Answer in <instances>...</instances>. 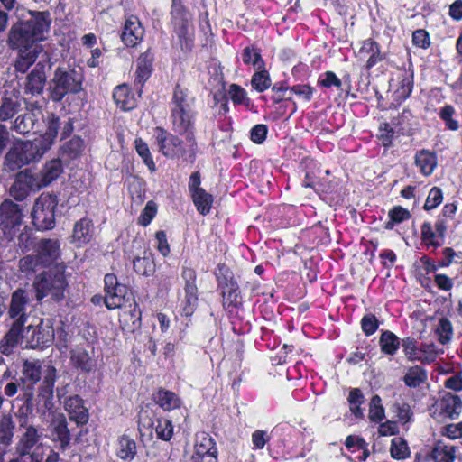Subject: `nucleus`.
I'll use <instances>...</instances> for the list:
<instances>
[{"label":"nucleus","instance_id":"1","mask_svg":"<svg viewBox=\"0 0 462 462\" xmlns=\"http://www.w3.org/2000/svg\"><path fill=\"white\" fill-rule=\"evenodd\" d=\"M50 14L47 12H31L30 18L14 24L8 35V45L18 51L14 67L24 73L35 62L42 51L38 42L45 39L51 26Z\"/></svg>","mask_w":462,"mask_h":462},{"label":"nucleus","instance_id":"2","mask_svg":"<svg viewBox=\"0 0 462 462\" xmlns=\"http://www.w3.org/2000/svg\"><path fill=\"white\" fill-rule=\"evenodd\" d=\"M171 119L175 133L183 136L187 145V156L195 159L198 145L195 138L196 112L194 97L188 89L177 86L171 103Z\"/></svg>","mask_w":462,"mask_h":462},{"label":"nucleus","instance_id":"3","mask_svg":"<svg viewBox=\"0 0 462 462\" xmlns=\"http://www.w3.org/2000/svg\"><path fill=\"white\" fill-rule=\"evenodd\" d=\"M65 269L66 266L60 263L54 269L44 271L34 278L32 289L34 298L38 302H42L43 299L48 297L56 302L64 298V292L68 286Z\"/></svg>","mask_w":462,"mask_h":462},{"label":"nucleus","instance_id":"4","mask_svg":"<svg viewBox=\"0 0 462 462\" xmlns=\"http://www.w3.org/2000/svg\"><path fill=\"white\" fill-rule=\"evenodd\" d=\"M84 76L80 69L58 67L49 82L51 98L54 102H60L68 94L80 92Z\"/></svg>","mask_w":462,"mask_h":462},{"label":"nucleus","instance_id":"5","mask_svg":"<svg viewBox=\"0 0 462 462\" xmlns=\"http://www.w3.org/2000/svg\"><path fill=\"white\" fill-rule=\"evenodd\" d=\"M39 145L34 140H18L14 143L5 156L4 170L7 172L15 171L25 165L40 161L44 152Z\"/></svg>","mask_w":462,"mask_h":462},{"label":"nucleus","instance_id":"6","mask_svg":"<svg viewBox=\"0 0 462 462\" xmlns=\"http://www.w3.org/2000/svg\"><path fill=\"white\" fill-rule=\"evenodd\" d=\"M171 15L175 32L182 49L190 50L193 42V25L190 14L184 9L180 0H172Z\"/></svg>","mask_w":462,"mask_h":462},{"label":"nucleus","instance_id":"7","mask_svg":"<svg viewBox=\"0 0 462 462\" xmlns=\"http://www.w3.org/2000/svg\"><path fill=\"white\" fill-rule=\"evenodd\" d=\"M57 202L51 195L42 194L33 205L32 211V223L38 230H49L54 227V210Z\"/></svg>","mask_w":462,"mask_h":462},{"label":"nucleus","instance_id":"8","mask_svg":"<svg viewBox=\"0 0 462 462\" xmlns=\"http://www.w3.org/2000/svg\"><path fill=\"white\" fill-rule=\"evenodd\" d=\"M19 427L20 429H23L15 446L16 453L20 457H24L28 455L32 448L43 445L42 443L43 430L29 423L27 416H19Z\"/></svg>","mask_w":462,"mask_h":462},{"label":"nucleus","instance_id":"9","mask_svg":"<svg viewBox=\"0 0 462 462\" xmlns=\"http://www.w3.org/2000/svg\"><path fill=\"white\" fill-rule=\"evenodd\" d=\"M154 144L158 152L168 158H179L183 156L187 150L183 147L182 141L175 134L166 131L162 127H155L153 130Z\"/></svg>","mask_w":462,"mask_h":462},{"label":"nucleus","instance_id":"10","mask_svg":"<svg viewBox=\"0 0 462 462\" xmlns=\"http://www.w3.org/2000/svg\"><path fill=\"white\" fill-rule=\"evenodd\" d=\"M23 214L20 206L9 199L0 204V228L5 236L12 237L15 229L23 223Z\"/></svg>","mask_w":462,"mask_h":462},{"label":"nucleus","instance_id":"11","mask_svg":"<svg viewBox=\"0 0 462 462\" xmlns=\"http://www.w3.org/2000/svg\"><path fill=\"white\" fill-rule=\"evenodd\" d=\"M28 305L29 297L25 290L17 289L12 293L7 311L8 318L12 320V327L23 330L28 319Z\"/></svg>","mask_w":462,"mask_h":462},{"label":"nucleus","instance_id":"12","mask_svg":"<svg viewBox=\"0 0 462 462\" xmlns=\"http://www.w3.org/2000/svg\"><path fill=\"white\" fill-rule=\"evenodd\" d=\"M105 282V304L107 309L122 308L129 296L128 288L118 282L115 274L108 273L104 278Z\"/></svg>","mask_w":462,"mask_h":462},{"label":"nucleus","instance_id":"13","mask_svg":"<svg viewBox=\"0 0 462 462\" xmlns=\"http://www.w3.org/2000/svg\"><path fill=\"white\" fill-rule=\"evenodd\" d=\"M23 332V337L26 338L27 346L31 348L48 346L54 340V329L49 320H42L36 327L29 326Z\"/></svg>","mask_w":462,"mask_h":462},{"label":"nucleus","instance_id":"14","mask_svg":"<svg viewBox=\"0 0 462 462\" xmlns=\"http://www.w3.org/2000/svg\"><path fill=\"white\" fill-rule=\"evenodd\" d=\"M41 189L39 178L29 171H23L16 174L15 180L10 188V195L17 201L23 200L31 191Z\"/></svg>","mask_w":462,"mask_h":462},{"label":"nucleus","instance_id":"15","mask_svg":"<svg viewBox=\"0 0 462 462\" xmlns=\"http://www.w3.org/2000/svg\"><path fill=\"white\" fill-rule=\"evenodd\" d=\"M36 256L45 267L52 264H58L57 261L60 257V244L57 239H42L38 242L36 247Z\"/></svg>","mask_w":462,"mask_h":462},{"label":"nucleus","instance_id":"16","mask_svg":"<svg viewBox=\"0 0 462 462\" xmlns=\"http://www.w3.org/2000/svg\"><path fill=\"white\" fill-rule=\"evenodd\" d=\"M21 109L20 91L17 88L6 89L0 94V120L7 121Z\"/></svg>","mask_w":462,"mask_h":462},{"label":"nucleus","instance_id":"17","mask_svg":"<svg viewBox=\"0 0 462 462\" xmlns=\"http://www.w3.org/2000/svg\"><path fill=\"white\" fill-rule=\"evenodd\" d=\"M55 381L56 369L52 366L48 367L37 396V405L39 407H42L45 410H51L52 408L53 388Z\"/></svg>","mask_w":462,"mask_h":462},{"label":"nucleus","instance_id":"18","mask_svg":"<svg viewBox=\"0 0 462 462\" xmlns=\"http://www.w3.org/2000/svg\"><path fill=\"white\" fill-rule=\"evenodd\" d=\"M22 381L23 384H27V391L24 393V398L27 403L32 400V386L40 381L42 375V366L40 362L37 361H25L22 370Z\"/></svg>","mask_w":462,"mask_h":462},{"label":"nucleus","instance_id":"19","mask_svg":"<svg viewBox=\"0 0 462 462\" xmlns=\"http://www.w3.org/2000/svg\"><path fill=\"white\" fill-rule=\"evenodd\" d=\"M144 35V30L135 16L129 17L124 25L121 40L127 47H134L139 44Z\"/></svg>","mask_w":462,"mask_h":462},{"label":"nucleus","instance_id":"20","mask_svg":"<svg viewBox=\"0 0 462 462\" xmlns=\"http://www.w3.org/2000/svg\"><path fill=\"white\" fill-rule=\"evenodd\" d=\"M45 66L38 62L35 68L28 74L24 85V93L32 96L42 93L46 84Z\"/></svg>","mask_w":462,"mask_h":462},{"label":"nucleus","instance_id":"21","mask_svg":"<svg viewBox=\"0 0 462 462\" xmlns=\"http://www.w3.org/2000/svg\"><path fill=\"white\" fill-rule=\"evenodd\" d=\"M64 408L69 415V419L78 425H84L88 420V411L83 405V400L78 396H70L64 402Z\"/></svg>","mask_w":462,"mask_h":462},{"label":"nucleus","instance_id":"22","mask_svg":"<svg viewBox=\"0 0 462 462\" xmlns=\"http://www.w3.org/2000/svg\"><path fill=\"white\" fill-rule=\"evenodd\" d=\"M52 440L60 443V448L65 449L70 442V432L63 414L54 416L51 421Z\"/></svg>","mask_w":462,"mask_h":462},{"label":"nucleus","instance_id":"23","mask_svg":"<svg viewBox=\"0 0 462 462\" xmlns=\"http://www.w3.org/2000/svg\"><path fill=\"white\" fill-rule=\"evenodd\" d=\"M92 238V222L88 218H81L74 225L71 236V243L81 246L88 243Z\"/></svg>","mask_w":462,"mask_h":462},{"label":"nucleus","instance_id":"24","mask_svg":"<svg viewBox=\"0 0 462 462\" xmlns=\"http://www.w3.org/2000/svg\"><path fill=\"white\" fill-rule=\"evenodd\" d=\"M63 171L61 161L59 159L51 160L45 163L39 176V184L41 188L50 185L57 180Z\"/></svg>","mask_w":462,"mask_h":462},{"label":"nucleus","instance_id":"25","mask_svg":"<svg viewBox=\"0 0 462 462\" xmlns=\"http://www.w3.org/2000/svg\"><path fill=\"white\" fill-rule=\"evenodd\" d=\"M439 406L447 417L455 419L462 411V401L459 396L445 393L439 400Z\"/></svg>","mask_w":462,"mask_h":462},{"label":"nucleus","instance_id":"26","mask_svg":"<svg viewBox=\"0 0 462 462\" xmlns=\"http://www.w3.org/2000/svg\"><path fill=\"white\" fill-rule=\"evenodd\" d=\"M113 98L117 106L124 111L132 110L136 106L134 94L125 84L119 85L114 89Z\"/></svg>","mask_w":462,"mask_h":462},{"label":"nucleus","instance_id":"27","mask_svg":"<svg viewBox=\"0 0 462 462\" xmlns=\"http://www.w3.org/2000/svg\"><path fill=\"white\" fill-rule=\"evenodd\" d=\"M217 455V448L214 439L206 432H200L196 436L194 452L192 458H199V456Z\"/></svg>","mask_w":462,"mask_h":462},{"label":"nucleus","instance_id":"28","mask_svg":"<svg viewBox=\"0 0 462 462\" xmlns=\"http://www.w3.org/2000/svg\"><path fill=\"white\" fill-rule=\"evenodd\" d=\"M415 164L424 176H430L437 167L436 153L426 149L418 151L415 154Z\"/></svg>","mask_w":462,"mask_h":462},{"label":"nucleus","instance_id":"29","mask_svg":"<svg viewBox=\"0 0 462 462\" xmlns=\"http://www.w3.org/2000/svg\"><path fill=\"white\" fill-rule=\"evenodd\" d=\"M155 402L164 411H171L180 408L181 401L179 396L168 390L159 389L154 394Z\"/></svg>","mask_w":462,"mask_h":462},{"label":"nucleus","instance_id":"30","mask_svg":"<svg viewBox=\"0 0 462 462\" xmlns=\"http://www.w3.org/2000/svg\"><path fill=\"white\" fill-rule=\"evenodd\" d=\"M457 448L439 440L432 449V457L436 462H454Z\"/></svg>","mask_w":462,"mask_h":462},{"label":"nucleus","instance_id":"31","mask_svg":"<svg viewBox=\"0 0 462 462\" xmlns=\"http://www.w3.org/2000/svg\"><path fill=\"white\" fill-rule=\"evenodd\" d=\"M60 127V122L59 118L52 117L49 121L48 128L43 135H42L39 138L34 139V142L37 143V144H40V148H42V151L45 153L48 150L51 149V145L53 144L57 134H58V129Z\"/></svg>","mask_w":462,"mask_h":462},{"label":"nucleus","instance_id":"32","mask_svg":"<svg viewBox=\"0 0 462 462\" xmlns=\"http://www.w3.org/2000/svg\"><path fill=\"white\" fill-rule=\"evenodd\" d=\"M153 62V55L149 51L141 54L137 60L135 81L143 85L150 77Z\"/></svg>","mask_w":462,"mask_h":462},{"label":"nucleus","instance_id":"33","mask_svg":"<svg viewBox=\"0 0 462 462\" xmlns=\"http://www.w3.org/2000/svg\"><path fill=\"white\" fill-rule=\"evenodd\" d=\"M70 360L72 365L84 371L90 372L96 366V362L90 357L89 354L83 348H75L71 351Z\"/></svg>","mask_w":462,"mask_h":462},{"label":"nucleus","instance_id":"34","mask_svg":"<svg viewBox=\"0 0 462 462\" xmlns=\"http://www.w3.org/2000/svg\"><path fill=\"white\" fill-rule=\"evenodd\" d=\"M241 59L245 65H251L254 69H260L265 67L261 51L254 45L245 47L241 52Z\"/></svg>","mask_w":462,"mask_h":462},{"label":"nucleus","instance_id":"35","mask_svg":"<svg viewBox=\"0 0 462 462\" xmlns=\"http://www.w3.org/2000/svg\"><path fill=\"white\" fill-rule=\"evenodd\" d=\"M198 287L184 288V296L180 300L181 313L190 317L198 306Z\"/></svg>","mask_w":462,"mask_h":462},{"label":"nucleus","instance_id":"36","mask_svg":"<svg viewBox=\"0 0 462 462\" xmlns=\"http://www.w3.org/2000/svg\"><path fill=\"white\" fill-rule=\"evenodd\" d=\"M116 455L125 461H132L136 456V443L127 436H122L118 439Z\"/></svg>","mask_w":462,"mask_h":462},{"label":"nucleus","instance_id":"37","mask_svg":"<svg viewBox=\"0 0 462 462\" xmlns=\"http://www.w3.org/2000/svg\"><path fill=\"white\" fill-rule=\"evenodd\" d=\"M14 424L9 415H4L0 420V447L6 449L14 438Z\"/></svg>","mask_w":462,"mask_h":462},{"label":"nucleus","instance_id":"38","mask_svg":"<svg viewBox=\"0 0 462 462\" xmlns=\"http://www.w3.org/2000/svg\"><path fill=\"white\" fill-rule=\"evenodd\" d=\"M379 344L383 353L393 356L399 349L400 340L393 332L386 330L381 334Z\"/></svg>","mask_w":462,"mask_h":462},{"label":"nucleus","instance_id":"39","mask_svg":"<svg viewBox=\"0 0 462 462\" xmlns=\"http://www.w3.org/2000/svg\"><path fill=\"white\" fill-rule=\"evenodd\" d=\"M23 330L11 326L8 333L0 342V351L3 355H10L14 346L17 345Z\"/></svg>","mask_w":462,"mask_h":462},{"label":"nucleus","instance_id":"40","mask_svg":"<svg viewBox=\"0 0 462 462\" xmlns=\"http://www.w3.org/2000/svg\"><path fill=\"white\" fill-rule=\"evenodd\" d=\"M23 330L11 326L8 333L0 342V351L3 355H10L14 346L17 345Z\"/></svg>","mask_w":462,"mask_h":462},{"label":"nucleus","instance_id":"41","mask_svg":"<svg viewBox=\"0 0 462 462\" xmlns=\"http://www.w3.org/2000/svg\"><path fill=\"white\" fill-rule=\"evenodd\" d=\"M18 267L21 273H23L25 276H29L36 273L39 269L44 268L45 266H43L42 263L39 261L36 254H28L19 260Z\"/></svg>","mask_w":462,"mask_h":462},{"label":"nucleus","instance_id":"42","mask_svg":"<svg viewBox=\"0 0 462 462\" xmlns=\"http://www.w3.org/2000/svg\"><path fill=\"white\" fill-rule=\"evenodd\" d=\"M191 197L197 210L200 214L207 215L209 213L213 201L212 196L209 193L203 189L191 194Z\"/></svg>","mask_w":462,"mask_h":462},{"label":"nucleus","instance_id":"43","mask_svg":"<svg viewBox=\"0 0 462 462\" xmlns=\"http://www.w3.org/2000/svg\"><path fill=\"white\" fill-rule=\"evenodd\" d=\"M272 81L268 71L263 68L256 69L251 79V86L257 92L262 93L271 87Z\"/></svg>","mask_w":462,"mask_h":462},{"label":"nucleus","instance_id":"44","mask_svg":"<svg viewBox=\"0 0 462 462\" xmlns=\"http://www.w3.org/2000/svg\"><path fill=\"white\" fill-rule=\"evenodd\" d=\"M421 240L428 247L438 248L441 245V239L430 222L421 225Z\"/></svg>","mask_w":462,"mask_h":462},{"label":"nucleus","instance_id":"45","mask_svg":"<svg viewBox=\"0 0 462 462\" xmlns=\"http://www.w3.org/2000/svg\"><path fill=\"white\" fill-rule=\"evenodd\" d=\"M135 151L138 155L142 158L143 163L148 169L153 172L156 171V165L151 154L148 144L141 138H137L134 141Z\"/></svg>","mask_w":462,"mask_h":462},{"label":"nucleus","instance_id":"46","mask_svg":"<svg viewBox=\"0 0 462 462\" xmlns=\"http://www.w3.org/2000/svg\"><path fill=\"white\" fill-rule=\"evenodd\" d=\"M390 453L393 458L403 460L410 457L407 442L402 438H393L391 441Z\"/></svg>","mask_w":462,"mask_h":462},{"label":"nucleus","instance_id":"47","mask_svg":"<svg viewBox=\"0 0 462 462\" xmlns=\"http://www.w3.org/2000/svg\"><path fill=\"white\" fill-rule=\"evenodd\" d=\"M427 379L426 372L416 365L408 370L404 376V383L409 387H418Z\"/></svg>","mask_w":462,"mask_h":462},{"label":"nucleus","instance_id":"48","mask_svg":"<svg viewBox=\"0 0 462 462\" xmlns=\"http://www.w3.org/2000/svg\"><path fill=\"white\" fill-rule=\"evenodd\" d=\"M222 296L223 305L225 307L236 306L239 303L240 300L238 285L232 282H230V284H226V286L223 288Z\"/></svg>","mask_w":462,"mask_h":462},{"label":"nucleus","instance_id":"49","mask_svg":"<svg viewBox=\"0 0 462 462\" xmlns=\"http://www.w3.org/2000/svg\"><path fill=\"white\" fill-rule=\"evenodd\" d=\"M436 334L440 344H448L453 336V327L447 318H441L436 328Z\"/></svg>","mask_w":462,"mask_h":462},{"label":"nucleus","instance_id":"50","mask_svg":"<svg viewBox=\"0 0 462 462\" xmlns=\"http://www.w3.org/2000/svg\"><path fill=\"white\" fill-rule=\"evenodd\" d=\"M420 356L419 361L422 363H432L436 360L437 356L443 353L442 349L438 348V346L433 343H422L420 344Z\"/></svg>","mask_w":462,"mask_h":462},{"label":"nucleus","instance_id":"51","mask_svg":"<svg viewBox=\"0 0 462 462\" xmlns=\"http://www.w3.org/2000/svg\"><path fill=\"white\" fill-rule=\"evenodd\" d=\"M348 402L350 405L351 412L356 417L360 418L363 416V411L360 405L364 402V395L360 389H352L348 395Z\"/></svg>","mask_w":462,"mask_h":462},{"label":"nucleus","instance_id":"52","mask_svg":"<svg viewBox=\"0 0 462 462\" xmlns=\"http://www.w3.org/2000/svg\"><path fill=\"white\" fill-rule=\"evenodd\" d=\"M227 93L234 104L249 106L250 99L247 97V92L239 85L231 84Z\"/></svg>","mask_w":462,"mask_h":462},{"label":"nucleus","instance_id":"53","mask_svg":"<svg viewBox=\"0 0 462 462\" xmlns=\"http://www.w3.org/2000/svg\"><path fill=\"white\" fill-rule=\"evenodd\" d=\"M157 437L162 440L168 441L173 435V425L171 420L166 418H160L155 427Z\"/></svg>","mask_w":462,"mask_h":462},{"label":"nucleus","instance_id":"54","mask_svg":"<svg viewBox=\"0 0 462 462\" xmlns=\"http://www.w3.org/2000/svg\"><path fill=\"white\" fill-rule=\"evenodd\" d=\"M455 108L450 105H446L440 108L439 116L444 121L446 127L451 131H457L459 128V124L457 120L453 119Z\"/></svg>","mask_w":462,"mask_h":462},{"label":"nucleus","instance_id":"55","mask_svg":"<svg viewBox=\"0 0 462 462\" xmlns=\"http://www.w3.org/2000/svg\"><path fill=\"white\" fill-rule=\"evenodd\" d=\"M369 419L377 422L384 419V408L382 405V400L378 395L372 397L369 408Z\"/></svg>","mask_w":462,"mask_h":462},{"label":"nucleus","instance_id":"56","mask_svg":"<svg viewBox=\"0 0 462 462\" xmlns=\"http://www.w3.org/2000/svg\"><path fill=\"white\" fill-rule=\"evenodd\" d=\"M134 271L144 276L151 275L154 271L153 263L147 257H136L133 261Z\"/></svg>","mask_w":462,"mask_h":462},{"label":"nucleus","instance_id":"57","mask_svg":"<svg viewBox=\"0 0 462 462\" xmlns=\"http://www.w3.org/2000/svg\"><path fill=\"white\" fill-rule=\"evenodd\" d=\"M403 352L405 356L408 357V359L412 361H419L421 356H420V345L418 346L416 345V341L412 338L406 337L402 340V343Z\"/></svg>","mask_w":462,"mask_h":462},{"label":"nucleus","instance_id":"58","mask_svg":"<svg viewBox=\"0 0 462 462\" xmlns=\"http://www.w3.org/2000/svg\"><path fill=\"white\" fill-rule=\"evenodd\" d=\"M156 213H157L156 203L152 200L148 201L138 218V224L143 226H147L148 225H150L152 220L155 217Z\"/></svg>","mask_w":462,"mask_h":462},{"label":"nucleus","instance_id":"59","mask_svg":"<svg viewBox=\"0 0 462 462\" xmlns=\"http://www.w3.org/2000/svg\"><path fill=\"white\" fill-rule=\"evenodd\" d=\"M84 148V142L79 137H74L66 143L63 146V152L70 158L79 156Z\"/></svg>","mask_w":462,"mask_h":462},{"label":"nucleus","instance_id":"60","mask_svg":"<svg viewBox=\"0 0 462 462\" xmlns=\"http://www.w3.org/2000/svg\"><path fill=\"white\" fill-rule=\"evenodd\" d=\"M443 199L442 190L438 187H433L426 199L425 204L423 206L425 210H430L437 208Z\"/></svg>","mask_w":462,"mask_h":462},{"label":"nucleus","instance_id":"61","mask_svg":"<svg viewBox=\"0 0 462 462\" xmlns=\"http://www.w3.org/2000/svg\"><path fill=\"white\" fill-rule=\"evenodd\" d=\"M413 88V76L410 73H405L400 83V87L396 93L400 98H407L411 94Z\"/></svg>","mask_w":462,"mask_h":462},{"label":"nucleus","instance_id":"62","mask_svg":"<svg viewBox=\"0 0 462 462\" xmlns=\"http://www.w3.org/2000/svg\"><path fill=\"white\" fill-rule=\"evenodd\" d=\"M379 327V321L374 314H366L361 319V328L366 336L373 335Z\"/></svg>","mask_w":462,"mask_h":462},{"label":"nucleus","instance_id":"63","mask_svg":"<svg viewBox=\"0 0 462 462\" xmlns=\"http://www.w3.org/2000/svg\"><path fill=\"white\" fill-rule=\"evenodd\" d=\"M394 134V130L388 124L380 126L378 137L384 147L392 145Z\"/></svg>","mask_w":462,"mask_h":462},{"label":"nucleus","instance_id":"64","mask_svg":"<svg viewBox=\"0 0 462 462\" xmlns=\"http://www.w3.org/2000/svg\"><path fill=\"white\" fill-rule=\"evenodd\" d=\"M270 439V435L265 430L254 431L252 434L253 449H263Z\"/></svg>","mask_w":462,"mask_h":462}]
</instances>
